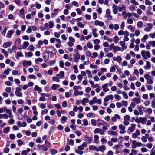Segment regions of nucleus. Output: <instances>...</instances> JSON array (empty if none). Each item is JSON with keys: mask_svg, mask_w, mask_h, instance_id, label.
Returning <instances> with one entry per match:
<instances>
[{"mask_svg": "<svg viewBox=\"0 0 155 155\" xmlns=\"http://www.w3.org/2000/svg\"><path fill=\"white\" fill-rule=\"evenodd\" d=\"M141 54L143 58L145 59H147V58H150V53L148 51L142 50Z\"/></svg>", "mask_w": 155, "mask_h": 155, "instance_id": "obj_1", "label": "nucleus"}, {"mask_svg": "<svg viewBox=\"0 0 155 155\" xmlns=\"http://www.w3.org/2000/svg\"><path fill=\"white\" fill-rule=\"evenodd\" d=\"M144 78L146 80L147 83L151 84L153 83V81L152 79V77L148 74H146L144 75Z\"/></svg>", "mask_w": 155, "mask_h": 155, "instance_id": "obj_2", "label": "nucleus"}, {"mask_svg": "<svg viewBox=\"0 0 155 155\" xmlns=\"http://www.w3.org/2000/svg\"><path fill=\"white\" fill-rule=\"evenodd\" d=\"M119 129L121 130L119 132V133L121 134H123L126 133L125 130L126 127H125L123 125H120L119 126Z\"/></svg>", "mask_w": 155, "mask_h": 155, "instance_id": "obj_3", "label": "nucleus"}, {"mask_svg": "<svg viewBox=\"0 0 155 155\" xmlns=\"http://www.w3.org/2000/svg\"><path fill=\"white\" fill-rule=\"evenodd\" d=\"M108 87V84L106 83L102 85L101 86L104 92H107L109 91V89L107 88Z\"/></svg>", "mask_w": 155, "mask_h": 155, "instance_id": "obj_4", "label": "nucleus"}, {"mask_svg": "<svg viewBox=\"0 0 155 155\" xmlns=\"http://www.w3.org/2000/svg\"><path fill=\"white\" fill-rule=\"evenodd\" d=\"M94 25L96 26L98 25L100 27H102L104 25V23L102 21L98 20H96L94 21Z\"/></svg>", "mask_w": 155, "mask_h": 155, "instance_id": "obj_5", "label": "nucleus"}, {"mask_svg": "<svg viewBox=\"0 0 155 155\" xmlns=\"http://www.w3.org/2000/svg\"><path fill=\"white\" fill-rule=\"evenodd\" d=\"M114 99V97L112 95L110 94L106 96L104 99V101L106 102H108L110 99L111 100Z\"/></svg>", "mask_w": 155, "mask_h": 155, "instance_id": "obj_6", "label": "nucleus"}, {"mask_svg": "<svg viewBox=\"0 0 155 155\" xmlns=\"http://www.w3.org/2000/svg\"><path fill=\"white\" fill-rule=\"evenodd\" d=\"M121 117L117 114H115L114 116L111 118V120L113 122H116L117 119L119 120L120 119Z\"/></svg>", "mask_w": 155, "mask_h": 155, "instance_id": "obj_7", "label": "nucleus"}, {"mask_svg": "<svg viewBox=\"0 0 155 155\" xmlns=\"http://www.w3.org/2000/svg\"><path fill=\"white\" fill-rule=\"evenodd\" d=\"M106 149V147L104 145L100 146L99 148H97V152L99 151L103 152Z\"/></svg>", "mask_w": 155, "mask_h": 155, "instance_id": "obj_8", "label": "nucleus"}, {"mask_svg": "<svg viewBox=\"0 0 155 155\" xmlns=\"http://www.w3.org/2000/svg\"><path fill=\"white\" fill-rule=\"evenodd\" d=\"M140 131L138 130H136L135 133L133 134L132 137L133 138L136 139L137 137L140 135Z\"/></svg>", "mask_w": 155, "mask_h": 155, "instance_id": "obj_9", "label": "nucleus"}, {"mask_svg": "<svg viewBox=\"0 0 155 155\" xmlns=\"http://www.w3.org/2000/svg\"><path fill=\"white\" fill-rule=\"evenodd\" d=\"M14 30L13 29H12L9 31L6 35V37L7 38H10L12 35L14 33Z\"/></svg>", "mask_w": 155, "mask_h": 155, "instance_id": "obj_10", "label": "nucleus"}, {"mask_svg": "<svg viewBox=\"0 0 155 155\" xmlns=\"http://www.w3.org/2000/svg\"><path fill=\"white\" fill-rule=\"evenodd\" d=\"M32 64V62L31 61H24L23 62V65L25 67L27 65L30 66Z\"/></svg>", "mask_w": 155, "mask_h": 155, "instance_id": "obj_11", "label": "nucleus"}, {"mask_svg": "<svg viewBox=\"0 0 155 155\" xmlns=\"http://www.w3.org/2000/svg\"><path fill=\"white\" fill-rule=\"evenodd\" d=\"M112 8H113V12L114 14H116L117 13V6L114 4H113L112 5Z\"/></svg>", "mask_w": 155, "mask_h": 155, "instance_id": "obj_12", "label": "nucleus"}, {"mask_svg": "<svg viewBox=\"0 0 155 155\" xmlns=\"http://www.w3.org/2000/svg\"><path fill=\"white\" fill-rule=\"evenodd\" d=\"M136 126V125L135 124H132L131 126L129 127L128 130L131 132H133L135 129Z\"/></svg>", "mask_w": 155, "mask_h": 155, "instance_id": "obj_13", "label": "nucleus"}, {"mask_svg": "<svg viewBox=\"0 0 155 155\" xmlns=\"http://www.w3.org/2000/svg\"><path fill=\"white\" fill-rule=\"evenodd\" d=\"M146 65L144 67V68L146 70H149L150 69L151 65L150 62L147 61L146 62Z\"/></svg>", "mask_w": 155, "mask_h": 155, "instance_id": "obj_14", "label": "nucleus"}, {"mask_svg": "<svg viewBox=\"0 0 155 155\" xmlns=\"http://www.w3.org/2000/svg\"><path fill=\"white\" fill-rule=\"evenodd\" d=\"M80 54L77 53L75 54L74 55V61L75 62H76V60H78L79 59H80Z\"/></svg>", "mask_w": 155, "mask_h": 155, "instance_id": "obj_15", "label": "nucleus"}, {"mask_svg": "<svg viewBox=\"0 0 155 155\" xmlns=\"http://www.w3.org/2000/svg\"><path fill=\"white\" fill-rule=\"evenodd\" d=\"M140 123L142 124H144L147 120V118L146 117H140Z\"/></svg>", "mask_w": 155, "mask_h": 155, "instance_id": "obj_16", "label": "nucleus"}, {"mask_svg": "<svg viewBox=\"0 0 155 155\" xmlns=\"http://www.w3.org/2000/svg\"><path fill=\"white\" fill-rule=\"evenodd\" d=\"M34 89L35 91H37L38 93H40L42 91V89L37 85L35 86Z\"/></svg>", "mask_w": 155, "mask_h": 155, "instance_id": "obj_17", "label": "nucleus"}, {"mask_svg": "<svg viewBox=\"0 0 155 155\" xmlns=\"http://www.w3.org/2000/svg\"><path fill=\"white\" fill-rule=\"evenodd\" d=\"M149 38L148 36L146 34L143 37L141 38V41L142 42H145L146 41V40L148 39Z\"/></svg>", "mask_w": 155, "mask_h": 155, "instance_id": "obj_18", "label": "nucleus"}, {"mask_svg": "<svg viewBox=\"0 0 155 155\" xmlns=\"http://www.w3.org/2000/svg\"><path fill=\"white\" fill-rule=\"evenodd\" d=\"M11 44V43L10 42H5L3 45V47L5 48H6L8 47H9L10 46Z\"/></svg>", "mask_w": 155, "mask_h": 155, "instance_id": "obj_19", "label": "nucleus"}, {"mask_svg": "<svg viewBox=\"0 0 155 155\" xmlns=\"http://www.w3.org/2000/svg\"><path fill=\"white\" fill-rule=\"evenodd\" d=\"M10 129L9 127H7L3 129V132L5 133H8Z\"/></svg>", "mask_w": 155, "mask_h": 155, "instance_id": "obj_20", "label": "nucleus"}, {"mask_svg": "<svg viewBox=\"0 0 155 155\" xmlns=\"http://www.w3.org/2000/svg\"><path fill=\"white\" fill-rule=\"evenodd\" d=\"M23 45L24 46H20V47L22 46V48L23 49H25L26 47H28L29 45V43L28 42H24L23 43Z\"/></svg>", "mask_w": 155, "mask_h": 155, "instance_id": "obj_21", "label": "nucleus"}, {"mask_svg": "<svg viewBox=\"0 0 155 155\" xmlns=\"http://www.w3.org/2000/svg\"><path fill=\"white\" fill-rule=\"evenodd\" d=\"M143 23L142 21H140L137 22V26L138 28H140L143 26Z\"/></svg>", "mask_w": 155, "mask_h": 155, "instance_id": "obj_22", "label": "nucleus"}, {"mask_svg": "<svg viewBox=\"0 0 155 155\" xmlns=\"http://www.w3.org/2000/svg\"><path fill=\"white\" fill-rule=\"evenodd\" d=\"M60 87V85L56 84H53L51 86V89L54 90H55L57 88Z\"/></svg>", "mask_w": 155, "mask_h": 155, "instance_id": "obj_23", "label": "nucleus"}, {"mask_svg": "<svg viewBox=\"0 0 155 155\" xmlns=\"http://www.w3.org/2000/svg\"><path fill=\"white\" fill-rule=\"evenodd\" d=\"M21 40L19 38H17L15 41V44L16 45H18L21 44Z\"/></svg>", "mask_w": 155, "mask_h": 155, "instance_id": "obj_24", "label": "nucleus"}, {"mask_svg": "<svg viewBox=\"0 0 155 155\" xmlns=\"http://www.w3.org/2000/svg\"><path fill=\"white\" fill-rule=\"evenodd\" d=\"M87 117H90V118H94L95 117V115L94 114H93L91 112L88 113L87 115Z\"/></svg>", "mask_w": 155, "mask_h": 155, "instance_id": "obj_25", "label": "nucleus"}, {"mask_svg": "<svg viewBox=\"0 0 155 155\" xmlns=\"http://www.w3.org/2000/svg\"><path fill=\"white\" fill-rule=\"evenodd\" d=\"M97 147L95 146L94 145H91L89 146V149L91 150H95V151L97 152Z\"/></svg>", "mask_w": 155, "mask_h": 155, "instance_id": "obj_26", "label": "nucleus"}, {"mask_svg": "<svg viewBox=\"0 0 155 155\" xmlns=\"http://www.w3.org/2000/svg\"><path fill=\"white\" fill-rule=\"evenodd\" d=\"M67 117L65 116H62L61 117V122L62 123H64L67 119Z\"/></svg>", "mask_w": 155, "mask_h": 155, "instance_id": "obj_27", "label": "nucleus"}, {"mask_svg": "<svg viewBox=\"0 0 155 155\" xmlns=\"http://www.w3.org/2000/svg\"><path fill=\"white\" fill-rule=\"evenodd\" d=\"M85 139L87 140V141L88 143H90L92 141V138H90L89 137H85Z\"/></svg>", "mask_w": 155, "mask_h": 155, "instance_id": "obj_28", "label": "nucleus"}, {"mask_svg": "<svg viewBox=\"0 0 155 155\" xmlns=\"http://www.w3.org/2000/svg\"><path fill=\"white\" fill-rule=\"evenodd\" d=\"M122 93L125 99H127L128 98V96L127 93L126 92L123 91L122 92Z\"/></svg>", "mask_w": 155, "mask_h": 155, "instance_id": "obj_29", "label": "nucleus"}, {"mask_svg": "<svg viewBox=\"0 0 155 155\" xmlns=\"http://www.w3.org/2000/svg\"><path fill=\"white\" fill-rule=\"evenodd\" d=\"M108 134H110L111 135H112L113 136L114 135H117V132L115 131H108Z\"/></svg>", "mask_w": 155, "mask_h": 155, "instance_id": "obj_30", "label": "nucleus"}, {"mask_svg": "<svg viewBox=\"0 0 155 155\" xmlns=\"http://www.w3.org/2000/svg\"><path fill=\"white\" fill-rule=\"evenodd\" d=\"M73 68L74 70V72L75 73H77L78 72V67L76 65H74L73 66Z\"/></svg>", "mask_w": 155, "mask_h": 155, "instance_id": "obj_31", "label": "nucleus"}, {"mask_svg": "<svg viewBox=\"0 0 155 155\" xmlns=\"http://www.w3.org/2000/svg\"><path fill=\"white\" fill-rule=\"evenodd\" d=\"M15 93L17 96L22 97V93L20 91H15Z\"/></svg>", "mask_w": 155, "mask_h": 155, "instance_id": "obj_32", "label": "nucleus"}, {"mask_svg": "<svg viewBox=\"0 0 155 155\" xmlns=\"http://www.w3.org/2000/svg\"><path fill=\"white\" fill-rule=\"evenodd\" d=\"M114 52H116L117 51H118L120 50V48L118 46H115L113 49Z\"/></svg>", "mask_w": 155, "mask_h": 155, "instance_id": "obj_33", "label": "nucleus"}, {"mask_svg": "<svg viewBox=\"0 0 155 155\" xmlns=\"http://www.w3.org/2000/svg\"><path fill=\"white\" fill-rule=\"evenodd\" d=\"M33 55V54L31 52H29L28 53H25V56L27 57L28 56L29 57H31Z\"/></svg>", "mask_w": 155, "mask_h": 155, "instance_id": "obj_34", "label": "nucleus"}, {"mask_svg": "<svg viewBox=\"0 0 155 155\" xmlns=\"http://www.w3.org/2000/svg\"><path fill=\"white\" fill-rule=\"evenodd\" d=\"M119 40V39L117 35L115 36L113 39L114 42L115 43H117L118 42Z\"/></svg>", "mask_w": 155, "mask_h": 155, "instance_id": "obj_35", "label": "nucleus"}, {"mask_svg": "<svg viewBox=\"0 0 155 155\" xmlns=\"http://www.w3.org/2000/svg\"><path fill=\"white\" fill-rule=\"evenodd\" d=\"M94 43L96 45H98L100 42V40L96 39L95 40H93Z\"/></svg>", "mask_w": 155, "mask_h": 155, "instance_id": "obj_36", "label": "nucleus"}, {"mask_svg": "<svg viewBox=\"0 0 155 155\" xmlns=\"http://www.w3.org/2000/svg\"><path fill=\"white\" fill-rule=\"evenodd\" d=\"M133 101H135L137 104H139L140 103L141 101L139 98H134Z\"/></svg>", "mask_w": 155, "mask_h": 155, "instance_id": "obj_37", "label": "nucleus"}, {"mask_svg": "<svg viewBox=\"0 0 155 155\" xmlns=\"http://www.w3.org/2000/svg\"><path fill=\"white\" fill-rule=\"evenodd\" d=\"M127 28L128 29H130L131 32H133L134 31V29L132 25H129L128 26Z\"/></svg>", "mask_w": 155, "mask_h": 155, "instance_id": "obj_38", "label": "nucleus"}, {"mask_svg": "<svg viewBox=\"0 0 155 155\" xmlns=\"http://www.w3.org/2000/svg\"><path fill=\"white\" fill-rule=\"evenodd\" d=\"M122 58L120 56H118L116 58V60L119 63H120L122 61Z\"/></svg>", "mask_w": 155, "mask_h": 155, "instance_id": "obj_39", "label": "nucleus"}, {"mask_svg": "<svg viewBox=\"0 0 155 155\" xmlns=\"http://www.w3.org/2000/svg\"><path fill=\"white\" fill-rule=\"evenodd\" d=\"M48 49V51L50 53H52L53 51H54V48L51 47H49Z\"/></svg>", "mask_w": 155, "mask_h": 155, "instance_id": "obj_40", "label": "nucleus"}, {"mask_svg": "<svg viewBox=\"0 0 155 155\" xmlns=\"http://www.w3.org/2000/svg\"><path fill=\"white\" fill-rule=\"evenodd\" d=\"M2 52L4 54L5 56L7 57L8 55V52L6 51L5 49H3L2 50Z\"/></svg>", "mask_w": 155, "mask_h": 155, "instance_id": "obj_41", "label": "nucleus"}, {"mask_svg": "<svg viewBox=\"0 0 155 155\" xmlns=\"http://www.w3.org/2000/svg\"><path fill=\"white\" fill-rule=\"evenodd\" d=\"M32 28L31 26H29L26 30V32L28 33H30L31 32Z\"/></svg>", "mask_w": 155, "mask_h": 155, "instance_id": "obj_42", "label": "nucleus"}, {"mask_svg": "<svg viewBox=\"0 0 155 155\" xmlns=\"http://www.w3.org/2000/svg\"><path fill=\"white\" fill-rule=\"evenodd\" d=\"M86 72L88 74V77L89 78H91L92 75L91 74V72L90 70H87L86 71Z\"/></svg>", "mask_w": 155, "mask_h": 155, "instance_id": "obj_43", "label": "nucleus"}, {"mask_svg": "<svg viewBox=\"0 0 155 155\" xmlns=\"http://www.w3.org/2000/svg\"><path fill=\"white\" fill-rule=\"evenodd\" d=\"M43 61V60L42 59V58H38L37 59H36L35 60V62L36 64H38L37 61H39V62H41Z\"/></svg>", "mask_w": 155, "mask_h": 155, "instance_id": "obj_44", "label": "nucleus"}, {"mask_svg": "<svg viewBox=\"0 0 155 155\" xmlns=\"http://www.w3.org/2000/svg\"><path fill=\"white\" fill-rule=\"evenodd\" d=\"M34 47L32 45H31L28 48V49L29 50L31 51H34Z\"/></svg>", "mask_w": 155, "mask_h": 155, "instance_id": "obj_45", "label": "nucleus"}, {"mask_svg": "<svg viewBox=\"0 0 155 155\" xmlns=\"http://www.w3.org/2000/svg\"><path fill=\"white\" fill-rule=\"evenodd\" d=\"M54 26V22L52 21H49V27L50 28H52Z\"/></svg>", "mask_w": 155, "mask_h": 155, "instance_id": "obj_46", "label": "nucleus"}, {"mask_svg": "<svg viewBox=\"0 0 155 155\" xmlns=\"http://www.w3.org/2000/svg\"><path fill=\"white\" fill-rule=\"evenodd\" d=\"M68 145H70L71 146H73L74 144V141L72 139L68 141Z\"/></svg>", "mask_w": 155, "mask_h": 155, "instance_id": "obj_47", "label": "nucleus"}, {"mask_svg": "<svg viewBox=\"0 0 155 155\" xmlns=\"http://www.w3.org/2000/svg\"><path fill=\"white\" fill-rule=\"evenodd\" d=\"M151 107L152 108L155 109V99L153 100L151 103Z\"/></svg>", "mask_w": 155, "mask_h": 155, "instance_id": "obj_48", "label": "nucleus"}, {"mask_svg": "<svg viewBox=\"0 0 155 155\" xmlns=\"http://www.w3.org/2000/svg\"><path fill=\"white\" fill-rule=\"evenodd\" d=\"M130 119V117L129 115H127L124 117V119L125 120H128Z\"/></svg>", "mask_w": 155, "mask_h": 155, "instance_id": "obj_49", "label": "nucleus"}, {"mask_svg": "<svg viewBox=\"0 0 155 155\" xmlns=\"http://www.w3.org/2000/svg\"><path fill=\"white\" fill-rule=\"evenodd\" d=\"M59 66L62 68H63L64 67V64L63 62V61L62 60L60 61L59 62Z\"/></svg>", "mask_w": 155, "mask_h": 155, "instance_id": "obj_50", "label": "nucleus"}, {"mask_svg": "<svg viewBox=\"0 0 155 155\" xmlns=\"http://www.w3.org/2000/svg\"><path fill=\"white\" fill-rule=\"evenodd\" d=\"M11 71V69H8L5 70L4 71V73L7 75H8L9 73V71Z\"/></svg>", "mask_w": 155, "mask_h": 155, "instance_id": "obj_51", "label": "nucleus"}, {"mask_svg": "<svg viewBox=\"0 0 155 155\" xmlns=\"http://www.w3.org/2000/svg\"><path fill=\"white\" fill-rule=\"evenodd\" d=\"M87 47L90 49H91L93 48V45L91 43L89 42L87 44Z\"/></svg>", "mask_w": 155, "mask_h": 155, "instance_id": "obj_52", "label": "nucleus"}, {"mask_svg": "<svg viewBox=\"0 0 155 155\" xmlns=\"http://www.w3.org/2000/svg\"><path fill=\"white\" fill-rule=\"evenodd\" d=\"M133 21L131 18L128 19L127 20V23L129 24H131L133 23Z\"/></svg>", "mask_w": 155, "mask_h": 155, "instance_id": "obj_53", "label": "nucleus"}, {"mask_svg": "<svg viewBox=\"0 0 155 155\" xmlns=\"http://www.w3.org/2000/svg\"><path fill=\"white\" fill-rule=\"evenodd\" d=\"M142 141L143 143H145L147 141V138L145 136H143L141 137Z\"/></svg>", "mask_w": 155, "mask_h": 155, "instance_id": "obj_54", "label": "nucleus"}, {"mask_svg": "<svg viewBox=\"0 0 155 155\" xmlns=\"http://www.w3.org/2000/svg\"><path fill=\"white\" fill-rule=\"evenodd\" d=\"M72 4L73 5L76 6L77 7H78L79 6L78 2L75 1H73L72 3Z\"/></svg>", "mask_w": 155, "mask_h": 155, "instance_id": "obj_55", "label": "nucleus"}, {"mask_svg": "<svg viewBox=\"0 0 155 155\" xmlns=\"http://www.w3.org/2000/svg\"><path fill=\"white\" fill-rule=\"evenodd\" d=\"M77 25L78 27L83 28L84 27V25L81 22H78L77 23Z\"/></svg>", "mask_w": 155, "mask_h": 155, "instance_id": "obj_56", "label": "nucleus"}, {"mask_svg": "<svg viewBox=\"0 0 155 155\" xmlns=\"http://www.w3.org/2000/svg\"><path fill=\"white\" fill-rule=\"evenodd\" d=\"M145 3L147 5H152V3L150 2L149 0H146L145 1Z\"/></svg>", "mask_w": 155, "mask_h": 155, "instance_id": "obj_57", "label": "nucleus"}, {"mask_svg": "<svg viewBox=\"0 0 155 155\" xmlns=\"http://www.w3.org/2000/svg\"><path fill=\"white\" fill-rule=\"evenodd\" d=\"M135 35L136 36L138 37L140 35V31L138 30H137L135 31Z\"/></svg>", "mask_w": 155, "mask_h": 155, "instance_id": "obj_58", "label": "nucleus"}, {"mask_svg": "<svg viewBox=\"0 0 155 155\" xmlns=\"http://www.w3.org/2000/svg\"><path fill=\"white\" fill-rule=\"evenodd\" d=\"M91 123L94 126H96L97 124L96 122L94 119H92L91 120Z\"/></svg>", "mask_w": 155, "mask_h": 155, "instance_id": "obj_59", "label": "nucleus"}, {"mask_svg": "<svg viewBox=\"0 0 155 155\" xmlns=\"http://www.w3.org/2000/svg\"><path fill=\"white\" fill-rule=\"evenodd\" d=\"M51 152L52 155H54L57 153V151L56 150L51 149Z\"/></svg>", "mask_w": 155, "mask_h": 155, "instance_id": "obj_60", "label": "nucleus"}, {"mask_svg": "<svg viewBox=\"0 0 155 155\" xmlns=\"http://www.w3.org/2000/svg\"><path fill=\"white\" fill-rule=\"evenodd\" d=\"M114 97L117 100H120L121 99V97L118 94H115Z\"/></svg>", "mask_w": 155, "mask_h": 155, "instance_id": "obj_61", "label": "nucleus"}, {"mask_svg": "<svg viewBox=\"0 0 155 155\" xmlns=\"http://www.w3.org/2000/svg\"><path fill=\"white\" fill-rule=\"evenodd\" d=\"M135 48L134 50L135 51H137L139 50V45H136L135 46Z\"/></svg>", "mask_w": 155, "mask_h": 155, "instance_id": "obj_62", "label": "nucleus"}, {"mask_svg": "<svg viewBox=\"0 0 155 155\" xmlns=\"http://www.w3.org/2000/svg\"><path fill=\"white\" fill-rule=\"evenodd\" d=\"M104 55V53L103 52V51H101L100 52L99 57L100 59H101L103 57Z\"/></svg>", "mask_w": 155, "mask_h": 155, "instance_id": "obj_63", "label": "nucleus"}, {"mask_svg": "<svg viewBox=\"0 0 155 155\" xmlns=\"http://www.w3.org/2000/svg\"><path fill=\"white\" fill-rule=\"evenodd\" d=\"M149 36L152 38H155V32L153 33H150L149 34Z\"/></svg>", "mask_w": 155, "mask_h": 155, "instance_id": "obj_64", "label": "nucleus"}]
</instances>
